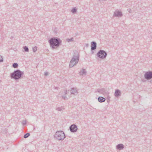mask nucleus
I'll return each instance as SVG.
<instances>
[{
  "label": "nucleus",
  "mask_w": 152,
  "mask_h": 152,
  "mask_svg": "<svg viewBox=\"0 0 152 152\" xmlns=\"http://www.w3.org/2000/svg\"><path fill=\"white\" fill-rule=\"evenodd\" d=\"M50 47L53 49L55 48V47H58L62 42L61 40L60 39L57 37H53L50 38L49 41Z\"/></svg>",
  "instance_id": "1"
},
{
  "label": "nucleus",
  "mask_w": 152,
  "mask_h": 152,
  "mask_svg": "<svg viewBox=\"0 0 152 152\" xmlns=\"http://www.w3.org/2000/svg\"><path fill=\"white\" fill-rule=\"evenodd\" d=\"M24 74L23 72L22 71L19 69H17L11 73L10 77L12 79H13L15 80H17L20 79Z\"/></svg>",
  "instance_id": "2"
},
{
  "label": "nucleus",
  "mask_w": 152,
  "mask_h": 152,
  "mask_svg": "<svg viewBox=\"0 0 152 152\" xmlns=\"http://www.w3.org/2000/svg\"><path fill=\"white\" fill-rule=\"evenodd\" d=\"M54 137L59 140H62L65 138V135L62 131H59L56 132Z\"/></svg>",
  "instance_id": "3"
},
{
  "label": "nucleus",
  "mask_w": 152,
  "mask_h": 152,
  "mask_svg": "<svg viewBox=\"0 0 152 152\" xmlns=\"http://www.w3.org/2000/svg\"><path fill=\"white\" fill-rule=\"evenodd\" d=\"M79 58H72L69 64V66L70 68L72 67L79 61Z\"/></svg>",
  "instance_id": "4"
},
{
  "label": "nucleus",
  "mask_w": 152,
  "mask_h": 152,
  "mask_svg": "<svg viewBox=\"0 0 152 152\" xmlns=\"http://www.w3.org/2000/svg\"><path fill=\"white\" fill-rule=\"evenodd\" d=\"M144 78L147 80L152 78V71H149L145 72L144 75Z\"/></svg>",
  "instance_id": "5"
},
{
  "label": "nucleus",
  "mask_w": 152,
  "mask_h": 152,
  "mask_svg": "<svg viewBox=\"0 0 152 152\" xmlns=\"http://www.w3.org/2000/svg\"><path fill=\"white\" fill-rule=\"evenodd\" d=\"M107 54L103 50H100L97 53V57H106Z\"/></svg>",
  "instance_id": "6"
},
{
  "label": "nucleus",
  "mask_w": 152,
  "mask_h": 152,
  "mask_svg": "<svg viewBox=\"0 0 152 152\" xmlns=\"http://www.w3.org/2000/svg\"><path fill=\"white\" fill-rule=\"evenodd\" d=\"M97 91L104 95H108L109 94V93L107 89H105L104 88L99 89L97 90Z\"/></svg>",
  "instance_id": "7"
},
{
  "label": "nucleus",
  "mask_w": 152,
  "mask_h": 152,
  "mask_svg": "<svg viewBox=\"0 0 152 152\" xmlns=\"http://www.w3.org/2000/svg\"><path fill=\"white\" fill-rule=\"evenodd\" d=\"M69 129L72 132L74 133L77 131L78 128L77 125L75 124H73L69 127Z\"/></svg>",
  "instance_id": "8"
},
{
  "label": "nucleus",
  "mask_w": 152,
  "mask_h": 152,
  "mask_svg": "<svg viewBox=\"0 0 152 152\" xmlns=\"http://www.w3.org/2000/svg\"><path fill=\"white\" fill-rule=\"evenodd\" d=\"M71 94H74L75 95H77L78 93L77 89L76 88H72L70 91Z\"/></svg>",
  "instance_id": "9"
},
{
  "label": "nucleus",
  "mask_w": 152,
  "mask_h": 152,
  "mask_svg": "<svg viewBox=\"0 0 152 152\" xmlns=\"http://www.w3.org/2000/svg\"><path fill=\"white\" fill-rule=\"evenodd\" d=\"M91 50L93 51L96 49L97 47L96 43L95 42L93 41L91 43Z\"/></svg>",
  "instance_id": "10"
},
{
  "label": "nucleus",
  "mask_w": 152,
  "mask_h": 152,
  "mask_svg": "<svg viewBox=\"0 0 152 152\" xmlns=\"http://www.w3.org/2000/svg\"><path fill=\"white\" fill-rule=\"evenodd\" d=\"M121 91L118 89L115 90V93L114 95L116 97H118L121 95Z\"/></svg>",
  "instance_id": "11"
},
{
  "label": "nucleus",
  "mask_w": 152,
  "mask_h": 152,
  "mask_svg": "<svg viewBox=\"0 0 152 152\" xmlns=\"http://www.w3.org/2000/svg\"><path fill=\"white\" fill-rule=\"evenodd\" d=\"M116 148L118 150H121L124 148V145L122 144H118L116 145Z\"/></svg>",
  "instance_id": "12"
},
{
  "label": "nucleus",
  "mask_w": 152,
  "mask_h": 152,
  "mask_svg": "<svg viewBox=\"0 0 152 152\" xmlns=\"http://www.w3.org/2000/svg\"><path fill=\"white\" fill-rule=\"evenodd\" d=\"M123 15L121 12L119 11H115L114 12V15L116 17H121Z\"/></svg>",
  "instance_id": "13"
},
{
  "label": "nucleus",
  "mask_w": 152,
  "mask_h": 152,
  "mask_svg": "<svg viewBox=\"0 0 152 152\" xmlns=\"http://www.w3.org/2000/svg\"><path fill=\"white\" fill-rule=\"evenodd\" d=\"M98 99V101L100 103L103 102L106 100L102 96H99Z\"/></svg>",
  "instance_id": "14"
},
{
  "label": "nucleus",
  "mask_w": 152,
  "mask_h": 152,
  "mask_svg": "<svg viewBox=\"0 0 152 152\" xmlns=\"http://www.w3.org/2000/svg\"><path fill=\"white\" fill-rule=\"evenodd\" d=\"M79 73L80 75H86V69L83 68L82 70H80Z\"/></svg>",
  "instance_id": "15"
},
{
  "label": "nucleus",
  "mask_w": 152,
  "mask_h": 152,
  "mask_svg": "<svg viewBox=\"0 0 152 152\" xmlns=\"http://www.w3.org/2000/svg\"><path fill=\"white\" fill-rule=\"evenodd\" d=\"M79 53L77 51H75L74 52V54L72 57H79Z\"/></svg>",
  "instance_id": "16"
},
{
  "label": "nucleus",
  "mask_w": 152,
  "mask_h": 152,
  "mask_svg": "<svg viewBox=\"0 0 152 152\" xmlns=\"http://www.w3.org/2000/svg\"><path fill=\"white\" fill-rule=\"evenodd\" d=\"M23 48L24 49V50L26 52H28L29 51V49L28 47L26 46H24L23 47Z\"/></svg>",
  "instance_id": "17"
},
{
  "label": "nucleus",
  "mask_w": 152,
  "mask_h": 152,
  "mask_svg": "<svg viewBox=\"0 0 152 152\" xmlns=\"http://www.w3.org/2000/svg\"><path fill=\"white\" fill-rule=\"evenodd\" d=\"M18 66V64L16 63H14L12 65V67L14 68H17Z\"/></svg>",
  "instance_id": "18"
},
{
  "label": "nucleus",
  "mask_w": 152,
  "mask_h": 152,
  "mask_svg": "<svg viewBox=\"0 0 152 152\" xmlns=\"http://www.w3.org/2000/svg\"><path fill=\"white\" fill-rule=\"evenodd\" d=\"M30 135V134L29 133H27L24 135L23 137L25 138H26L28 137Z\"/></svg>",
  "instance_id": "19"
},
{
  "label": "nucleus",
  "mask_w": 152,
  "mask_h": 152,
  "mask_svg": "<svg viewBox=\"0 0 152 152\" xmlns=\"http://www.w3.org/2000/svg\"><path fill=\"white\" fill-rule=\"evenodd\" d=\"M77 11V10L76 7H74L71 10V12L73 13H75Z\"/></svg>",
  "instance_id": "20"
},
{
  "label": "nucleus",
  "mask_w": 152,
  "mask_h": 152,
  "mask_svg": "<svg viewBox=\"0 0 152 152\" xmlns=\"http://www.w3.org/2000/svg\"><path fill=\"white\" fill-rule=\"evenodd\" d=\"M73 38H71L70 39H66V41L68 42H71V41H72L73 40Z\"/></svg>",
  "instance_id": "21"
},
{
  "label": "nucleus",
  "mask_w": 152,
  "mask_h": 152,
  "mask_svg": "<svg viewBox=\"0 0 152 152\" xmlns=\"http://www.w3.org/2000/svg\"><path fill=\"white\" fill-rule=\"evenodd\" d=\"M37 47L36 46H35L32 48L33 51L34 52H35L37 50Z\"/></svg>",
  "instance_id": "22"
},
{
  "label": "nucleus",
  "mask_w": 152,
  "mask_h": 152,
  "mask_svg": "<svg viewBox=\"0 0 152 152\" xmlns=\"http://www.w3.org/2000/svg\"><path fill=\"white\" fill-rule=\"evenodd\" d=\"M106 58H97V60L98 61H101L102 59H104Z\"/></svg>",
  "instance_id": "23"
},
{
  "label": "nucleus",
  "mask_w": 152,
  "mask_h": 152,
  "mask_svg": "<svg viewBox=\"0 0 152 152\" xmlns=\"http://www.w3.org/2000/svg\"><path fill=\"white\" fill-rule=\"evenodd\" d=\"M56 110L59 111H60L62 110V108L61 107H58L56 108Z\"/></svg>",
  "instance_id": "24"
},
{
  "label": "nucleus",
  "mask_w": 152,
  "mask_h": 152,
  "mask_svg": "<svg viewBox=\"0 0 152 152\" xmlns=\"http://www.w3.org/2000/svg\"><path fill=\"white\" fill-rule=\"evenodd\" d=\"M22 124L23 126H24L26 124V121H22Z\"/></svg>",
  "instance_id": "25"
},
{
  "label": "nucleus",
  "mask_w": 152,
  "mask_h": 152,
  "mask_svg": "<svg viewBox=\"0 0 152 152\" xmlns=\"http://www.w3.org/2000/svg\"><path fill=\"white\" fill-rule=\"evenodd\" d=\"M3 61V58H0V62H1Z\"/></svg>",
  "instance_id": "26"
},
{
  "label": "nucleus",
  "mask_w": 152,
  "mask_h": 152,
  "mask_svg": "<svg viewBox=\"0 0 152 152\" xmlns=\"http://www.w3.org/2000/svg\"><path fill=\"white\" fill-rule=\"evenodd\" d=\"M62 97L64 99H66L67 98V97L66 96H62Z\"/></svg>",
  "instance_id": "27"
},
{
  "label": "nucleus",
  "mask_w": 152,
  "mask_h": 152,
  "mask_svg": "<svg viewBox=\"0 0 152 152\" xmlns=\"http://www.w3.org/2000/svg\"><path fill=\"white\" fill-rule=\"evenodd\" d=\"M48 75V72H45L44 75L45 76H46Z\"/></svg>",
  "instance_id": "28"
},
{
  "label": "nucleus",
  "mask_w": 152,
  "mask_h": 152,
  "mask_svg": "<svg viewBox=\"0 0 152 152\" xmlns=\"http://www.w3.org/2000/svg\"><path fill=\"white\" fill-rule=\"evenodd\" d=\"M67 90H66L65 91H64V93H65V95H66L67 94Z\"/></svg>",
  "instance_id": "29"
},
{
  "label": "nucleus",
  "mask_w": 152,
  "mask_h": 152,
  "mask_svg": "<svg viewBox=\"0 0 152 152\" xmlns=\"http://www.w3.org/2000/svg\"><path fill=\"white\" fill-rule=\"evenodd\" d=\"M58 87H55V89H58Z\"/></svg>",
  "instance_id": "30"
},
{
  "label": "nucleus",
  "mask_w": 152,
  "mask_h": 152,
  "mask_svg": "<svg viewBox=\"0 0 152 152\" xmlns=\"http://www.w3.org/2000/svg\"><path fill=\"white\" fill-rule=\"evenodd\" d=\"M110 97H108V98H107V99H108V100H109V99H110Z\"/></svg>",
  "instance_id": "31"
},
{
  "label": "nucleus",
  "mask_w": 152,
  "mask_h": 152,
  "mask_svg": "<svg viewBox=\"0 0 152 152\" xmlns=\"http://www.w3.org/2000/svg\"><path fill=\"white\" fill-rule=\"evenodd\" d=\"M88 46V44H86V46Z\"/></svg>",
  "instance_id": "32"
},
{
  "label": "nucleus",
  "mask_w": 152,
  "mask_h": 152,
  "mask_svg": "<svg viewBox=\"0 0 152 152\" xmlns=\"http://www.w3.org/2000/svg\"><path fill=\"white\" fill-rule=\"evenodd\" d=\"M109 101H110V100H109V101H108V100H107V102H109Z\"/></svg>",
  "instance_id": "33"
},
{
  "label": "nucleus",
  "mask_w": 152,
  "mask_h": 152,
  "mask_svg": "<svg viewBox=\"0 0 152 152\" xmlns=\"http://www.w3.org/2000/svg\"><path fill=\"white\" fill-rule=\"evenodd\" d=\"M0 57H2V56H1L0 55Z\"/></svg>",
  "instance_id": "34"
}]
</instances>
